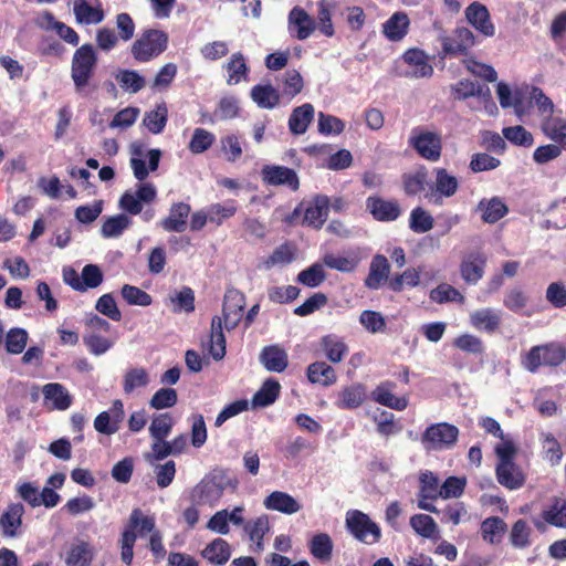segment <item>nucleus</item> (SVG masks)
Listing matches in <instances>:
<instances>
[{"mask_svg":"<svg viewBox=\"0 0 566 566\" xmlns=\"http://www.w3.org/2000/svg\"><path fill=\"white\" fill-rule=\"evenodd\" d=\"M244 307V294L237 289H228L223 297L222 317L213 316L211 319L208 352L214 360H221L226 355L222 324L228 331L235 328L242 318Z\"/></svg>","mask_w":566,"mask_h":566,"instance_id":"f257e3e1","label":"nucleus"},{"mask_svg":"<svg viewBox=\"0 0 566 566\" xmlns=\"http://www.w3.org/2000/svg\"><path fill=\"white\" fill-rule=\"evenodd\" d=\"M497 462L495 476L505 489L513 491L521 489L526 481L522 469L515 463L517 448L512 440H504L495 447Z\"/></svg>","mask_w":566,"mask_h":566,"instance_id":"f03ea898","label":"nucleus"},{"mask_svg":"<svg viewBox=\"0 0 566 566\" xmlns=\"http://www.w3.org/2000/svg\"><path fill=\"white\" fill-rule=\"evenodd\" d=\"M154 527L155 518L153 516L145 515L139 507L132 511L119 538L120 558L124 564L130 566L133 562L137 536H144L145 531H153Z\"/></svg>","mask_w":566,"mask_h":566,"instance_id":"7ed1b4c3","label":"nucleus"},{"mask_svg":"<svg viewBox=\"0 0 566 566\" xmlns=\"http://www.w3.org/2000/svg\"><path fill=\"white\" fill-rule=\"evenodd\" d=\"M566 361V346L551 342L533 346L522 356L521 364L530 373H536L541 367H558Z\"/></svg>","mask_w":566,"mask_h":566,"instance_id":"20e7f679","label":"nucleus"},{"mask_svg":"<svg viewBox=\"0 0 566 566\" xmlns=\"http://www.w3.org/2000/svg\"><path fill=\"white\" fill-rule=\"evenodd\" d=\"M97 54L91 43L82 44L73 54L71 77L76 92L81 93L90 85L97 66Z\"/></svg>","mask_w":566,"mask_h":566,"instance_id":"39448f33","label":"nucleus"},{"mask_svg":"<svg viewBox=\"0 0 566 566\" xmlns=\"http://www.w3.org/2000/svg\"><path fill=\"white\" fill-rule=\"evenodd\" d=\"M408 145L419 157L430 163L439 161L442 156L443 140L441 133L429 130L423 126L411 129Z\"/></svg>","mask_w":566,"mask_h":566,"instance_id":"423d86ee","label":"nucleus"},{"mask_svg":"<svg viewBox=\"0 0 566 566\" xmlns=\"http://www.w3.org/2000/svg\"><path fill=\"white\" fill-rule=\"evenodd\" d=\"M345 526L354 538L364 544L373 545L381 538L380 526L359 510L347 511Z\"/></svg>","mask_w":566,"mask_h":566,"instance_id":"0eeeda50","label":"nucleus"},{"mask_svg":"<svg viewBox=\"0 0 566 566\" xmlns=\"http://www.w3.org/2000/svg\"><path fill=\"white\" fill-rule=\"evenodd\" d=\"M459 438V429L449 422L430 424L421 434V444L428 452L452 448Z\"/></svg>","mask_w":566,"mask_h":566,"instance_id":"6e6552de","label":"nucleus"},{"mask_svg":"<svg viewBox=\"0 0 566 566\" xmlns=\"http://www.w3.org/2000/svg\"><path fill=\"white\" fill-rule=\"evenodd\" d=\"M168 35L160 30H146L132 45V54L138 62H148L167 49Z\"/></svg>","mask_w":566,"mask_h":566,"instance_id":"1a4fd4ad","label":"nucleus"},{"mask_svg":"<svg viewBox=\"0 0 566 566\" xmlns=\"http://www.w3.org/2000/svg\"><path fill=\"white\" fill-rule=\"evenodd\" d=\"M261 179L269 186H284L292 191L300 189V178L292 168L281 165H264L261 169Z\"/></svg>","mask_w":566,"mask_h":566,"instance_id":"9d476101","label":"nucleus"},{"mask_svg":"<svg viewBox=\"0 0 566 566\" xmlns=\"http://www.w3.org/2000/svg\"><path fill=\"white\" fill-rule=\"evenodd\" d=\"M418 507L438 514L440 511L429 501L441 497V485L439 478L431 471L422 472L419 476Z\"/></svg>","mask_w":566,"mask_h":566,"instance_id":"9b49d317","label":"nucleus"},{"mask_svg":"<svg viewBox=\"0 0 566 566\" xmlns=\"http://www.w3.org/2000/svg\"><path fill=\"white\" fill-rule=\"evenodd\" d=\"M366 210L379 222L396 221L402 213L396 199L387 200L379 196H369L366 199Z\"/></svg>","mask_w":566,"mask_h":566,"instance_id":"f8f14e48","label":"nucleus"},{"mask_svg":"<svg viewBox=\"0 0 566 566\" xmlns=\"http://www.w3.org/2000/svg\"><path fill=\"white\" fill-rule=\"evenodd\" d=\"M534 526L538 531L545 530V524L554 527H566V499L553 497L551 503L546 505L539 518L533 520Z\"/></svg>","mask_w":566,"mask_h":566,"instance_id":"ddd939ff","label":"nucleus"},{"mask_svg":"<svg viewBox=\"0 0 566 566\" xmlns=\"http://www.w3.org/2000/svg\"><path fill=\"white\" fill-rule=\"evenodd\" d=\"M329 198L325 195H316L303 209L302 224L321 229L325 223L329 212Z\"/></svg>","mask_w":566,"mask_h":566,"instance_id":"4468645a","label":"nucleus"},{"mask_svg":"<svg viewBox=\"0 0 566 566\" xmlns=\"http://www.w3.org/2000/svg\"><path fill=\"white\" fill-rule=\"evenodd\" d=\"M390 264L382 254H375L371 258L368 274L364 280V285L368 290L377 291L389 282Z\"/></svg>","mask_w":566,"mask_h":566,"instance_id":"2eb2a0df","label":"nucleus"},{"mask_svg":"<svg viewBox=\"0 0 566 566\" xmlns=\"http://www.w3.org/2000/svg\"><path fill=\"white\" fill-rule=\"evenodd\" d=\"M124 417V405L117 399L113 402L108 411H102L97 415L94 420V428L99 433L111 436L118 431Z\"/></svg>","mask_w":566,"mask_h":566,"instance_id":"dca6fc26","label":"nucleus"},{"mask_svg":"<svg viewBox=\"0 0 566 566\" xmlns=\"http://www.w3.org/2000/svg\"><path fill=\"white\" fill-rule=\"evenodd\" d=\"M488 258L483 252L467 254L460 264V273L467 284H476L484 275Z\"/></svg>","mask_w":566,"mask_h":566,"instance_id":"f3484780","label":"nucleus"},{"mask_svg":"<svg viewBox=\"0 0 566 566\" xmlns=\"http://www.w3.org/2000/svg\"><path fill=\"white\" fill-rule=\"evenodd\" d=\"M465 18L468 22L482 35L493 36L495 33V27L491 21L490 12L488 8L480 3L473 2L465 9Z\"/></svg>","mask_w":566,"mask_h":566,"instance_id":"a211bd4d","label":"nucleus"},{"mask_svg":"<svg viewBox=\"0 0 566 566\" xmlns=\"http://www.w3.org/2000/svg\"><path fill=\"white\" fill-rule=\"evenodd\" d=\"M367 392L365 385L360 382L343 387L334 402L335 407L342 410H353L359 408L366 400Z\"/></svg>","mask_w":566,"mask_h":566,"instance_id":"6ab92c4d","label":"nucleus"},{"mask_svg":"<svg viewBox=\"0 0 566 566\" xmlns=\"http://www.w3.org/2000/svg\"><path fill=\"white\" fill-rule=\"evenodd\" d=\"M190 212L189 203L175 202L170 206L169 214L160 220L159 226L167 232H184L187 229Z\"/></svg>","mask_w":566,"mask_h":566,"instance_id":"aec40b11","label":"nucleus"},{"mask_svg":"<svg viewBox=\"0 0 566 566\" xmlns=\"http://www.w3.org/2000/svg\"><path fill=\"white\" fill-rule=\"evenodd\" d=\"M395 388L396 384L394 381H382L371 391V399L379 405L402 411L408 406V399L406 397H396L392 394Z\"/></svg>","mask_w":566,"mask_h":566,"instance_id":"412c9836","label":"nucleus"},{"mask_svg":"<svg viewBox=\"0 0 566 566\" xmlns=\"http://www.w3.org/2000/svg\"><path fill=\"white\" fill-rule=\"evenodd\" d=\"M322 261L323 264L331 270H336L343 273H352L358 268L361 261V256L359 250L355 249L346 251L343 255L326 253Z\"/></svg>","mask_w":566,"mask_h":566,"instance_id":"4be33fe9","label":"nucleus"},{"mask_svg":"<svg viewBox=\"0 0 566 566\" xmlns=\"http://www.w3.org/2000/svg\"><path fill=\"white\" fill-rule=\"evenodd\" d=\"M24 506L20 502L10 503L0 516V528L4 537H15L22 525Z\"/></svg>","mask_w":566,"mask_h":566,"instance_id":"5701e85b","label":"nucleus"},{"mask_svg":"<svg viewBox=\"0 0 566 566\" xmlns=\"http://www.w3.org/2000/svg\"><path fill=\"white\" fill-rule=\"evenodd\" d=\"M260 361L266 370L282 373L289 365V357L279 345H269L261 350Z\"/></svg>","mask_w":566,"mask_h":566,"instance_id":"b1692460","label":"nucleus"},{"mask_svg":"<svg viewBox=\"0 0 566 566\" xmlns=\"http://www.w3.org/2000/svg\"><path fill=\"white\" fill-rule=\"evenodd\" d=\"M264 506L271 511H277L284 514H294L298 512L301 504L289 493L282 491H273L264 500Z\"/></svg>","mask_w":566,"mask_h":566,"instance_id":"393cba45","label":"nucleus"},{"mask_svg":"<svg viewBox=\"0 0 566 566\" xmlns=\"http://www.w3.org/2000/svg\"><path fill=\"white\" fill-rule=\"evenodd\" d=\"M251 99L263 109H273L280 105L281 95L271 84H256L251 88Z\"/></svg>","mask_w":566,"mask_h":566,"instance_id":"a878e982","label":"nucleus"},{"mask_svg":"<svg viewBox=\"0 0 566 566\" xmlns=\"http://www.w3.org/2000/svg\"><path fill=\"white\" fill-rule=\"evenodd\" d=\"M201 556L211 565H224L231 557V547L229 543L221 538H214L201 551Z\"/></svg>","mask_w":566,"mask_h":566,"instance_id":"bb28decb","label":"nucleus"},{"mask_svg":"<svg viewBox=\"0 0 566 566\" xmlns=\"http://www.w3.org/2000/svg\"><path fill=\"white\" fill-rule=\"evenodd\" d=\"M95 556L94 547L85 541H80L69 548L65 556L67 566H91Z\"/></svg>","mask_w":566,"mask_h":566,"instance_id":"cd10ccee","label":"nucleus"},{"mask_svg":"<svg viewBox=\"0 0 566 566\" xmlns=\"http://www.w3.org/2000/svg\"><path fill=\"white\" fill-rule=\"evenodd\" d=\"M314 118V106L305 103L295 107L289 118V129L294 135H303Z\"/></svg>","mask_w":566,"mask_h":566,"instance_id":"c85d7f7f","label":"nucleus"},{"mask_svg":"<svg viewBox=\"0 0 566 566\" xmlns=\"http://www.w3.org/2000/svg\"><path fill=\"white\" fill-rule=\"evenodd\" d=\"M306 376L310 382L329 387L337 381L335 369L325 361H315L307 366Z\"/></svg>","mask_w":566,"mask_h":566,"instance_id":"c756f323","label":"nucleus"},{"mask_svg":"<svg viewBox=\"0 0 566 566\" xmlns=\"http://www.w3.org/2000/svg\"><path fill=\"white\" fill-rule=\"evenodd\" d=\"M410 20L405 12L394 13L382 25V32L390 41H400L408 33Z\"/></svg>","mask_w":566,"mask_h":566,"instance_id":"7c9ffc66","label":"nucleus"},{"mask_svg":"<svg viewBox=\"0 0 566 566\" xmlns=\"http://www.w3.org/2000/svg\"><path fill=\"white\" fill-rule=\"evenodd\" d=\"M478 209L482 212V220L486 223H495L507 214L509 208L500 197L482 199L478 203Z\"/></svg>","mask_w":566,"mask_h":566,"instance_id":"2f4dec72","label":"nucleus"},{"mask_svg":"<svg viewBox=\"0 0 566 566\" xmlns=\"http://www.w3.org/2000/svg\"><path fill=\"white\" fill-rule=\"evenodd\" d=\"M73 11L76 22L81 24H97L105 18L101 4L93 7L86 0H75Z\"/></svg>","mask_w":566,"mask_h":566,"instance_id":"473e14b6","label":"nucleus"},{"mask_svg":"<svg viewBox=\"0 0 566 566\" xmlns=\"http://www.w3.org/2000/svg\"><path fill=\"white\" fill-rule=\"evenodd\" d=\"M480 531L484 542L495 545L502 542L507 525L501 517L490 516L482 521Z\"/></svg>","mask_w":566,"mask_h":566,"instance_id":"72a5a7b5","label":"nucleus"},{"mask_svg":"<svg viewBox=\"0 0 566 566\" xmlns=\"http://www.w3.org/2000/svg\"><path fill=\"white\" fill-rule=\"evenodd\" d=\"M289 23L290 28L296 30V38L298 40L307 39L314 31V21L308 13L300 7H294L290 11Z\"/></svg>","mask_w":566,"mask_h":566,"instance_id":"f704fd0d","label":"nucleus"},{"mask_svg":"<svg viewBox=\"0 0 566 566\" xmlns=\"http://www.w3.org/2000/svg\"><path fill=\"white\" fill-rule=\"evenodd\" d=\"M45 400L52 401L53 409L66 410L72 405V397L65 387L59 382H49L43 386Z\"/></svg>","mask_w":566,"mask_h":566,"instance_id":"c9c22d12","label":"nucleus"},{"mask_svg":"<svg viewBox=\"0 0 566 566\" xmlns=\"http://www.w3.org/2000/svg\"><path fill=\"white\" fill-rule=\"evenodd\" d=\"M319 345L324 350L326 358L333 364L340 363L348 353L347 345L340 337L334 334L323 336Z\"/></svg>","mask_w":566,"mask_h":566,"instance_id":"e433bc0d","label":"nucleus"},{"mask_svg":"<svg viewBox=\"0 0 566 566\" xmlns=\"http://www.w3.org/2000/svg\"><path fill=\"white\" fill-rule=\"evenodd\" d=\"M244 531L249 534L250 541L254 544L252 551L261 553L264 551L263 538L270 531V523L266 516H260L253 522L244 525Z\"/></svg>","mask_w":566,"mask_h":566,"instance_id":"4c0bfd02","label":"nucleus"},{"mask_svg":"<svg viewBox=\"0 0 566 566\" xmlns=\"http://www.w3.org/2000/svg\"><path fill=\"white\" fill-rule=\"evenodd\" d=\"M224 69L228 73L227 84L229 85H235L248 80L249 66L241 52L233 53Z\"/></svg>","mask_w":566,"mask_h":566,"instance_id":"58836bf2","label":"nucleus"},{"mask_svg":"<svg viewBox=\"0 0 566 566\" xmlns=\"http://www.w3.org/2000/svg\"><path fill=\"white\" fill-rule=\"evenodd\" d=\"M544 134L566 150V119L562 117H547L542 125Z\"/></svg>","mask_w":566,"mask_h":566,"instance_id":"ea45409f","label":"nucleus"},{"mask_svg":"<svg viewBox=\"0 0 566 566\" xmlns=\"http://www.w3.org/2000/svg\"><path fill=\"white\" fill-rule=\"evenodd\" d=\"M281 391V385L273 378L266 379L252 398L253 406L268 407L275 402Z\"/></svg>","mask_w":566,"mask_h":566,"instance_id":"a19ab883","label":"nucleus"},{"mask_svg":"<svg viewBox=\"0 0 566 566\" xmlns=\"http://www.w3.org/2000/svg\"><path fill=\"white\" fill-rule=\"evenodd\" d=\"M428 170L424 166L411 174L402 175V188L407 196L413 197L426 189Z\"/></svg>","mask_w":566,"mask_h":566,"instance_id":"79ce46f5","label":"nucleus"},{"mask_svg":"<svg viewBox=\"0 0 566 566\" xmlns=\"http://www.w3.org/2000/svg\"><path fill=\"white\" fill-rule=\"evenodd\" d=\"M308 548L313 557L322 563L328 562L332 558L333 542L327 533L314 535L308 543Z\"/></svg>","mask_w":566,"mask_h":566,"instance_id":"37998d69","label":"nucleus"},{"mask_svg":"<svg viewBox=\"0 0 566 566\" xmlns=\"http://www.w3.org/2000/svg\"><path fill=\"white\" fill-rule=\"evenodd\" d=\"M410 526L418 535L424 538L436 541L440 537L438 525L430 515L415 514L410 518Z\"/></svg>","mask_w":566,"mask_h":566,"instance_id":"c03bdc74","label":"nucleus"},{"mask_svg":"<svg viewBox=\"0 0 566 566\" xmlns=\"http://www.w3.org/2000/svg\"><path fill=\"white\" fill-rule=\"evenodd\" d=\"M500 315L491 308L479 310L471 314L472 325L488 333L495 332L500 326Z\"/></svg>","mask_w":566,"mask_h":566,"instance_id":"a18cd8bd","label":"nucleus"},{"mask_svg":"<svg viewBox=\"0 0 566 566\" xmlns=\"http://www.w3.org/2000/svg\"><path fill=\"white\" fill-rule=\"evenodd\" d=\"M436 193L440 197L450 198L458 191V179L450 175L446 168H436Z\"/></svg>","mask_w":566,"mask_h":566,"instance_id":"49530a36","label":"nucleus"},{"mask_svg":"<svg viewBox=\"0 0 566 566\" xmlns=\"http://www.w3.org/2000/svg\"><path fill=\"white\" fill-rule=\"evenodd\" d=\"M175 426V420L169 412L154 415L149 426L151 439H166Z\"/></svg>","mask_w":566,"mask_h":566,"instance_id":"de8ad7c7","label":"nucleus"},{"mask_svg":"<svg viewBox=\"0 0 566 566\" xmlns=\"http://www.w3.org/2000/svg\"><path fill=\"white\" fill-rule=\"evenodd\" d=\"M326 280V272L323 263H313L308 268L302 270L296 281L307 287H317Z\"/></svg>","mask_w":566,"mask_h":566,"instance_id":"09e8293b","label":"nucleus"},{"mask_svg":"<svg viewBox=\"0 0 566 566\" xmlns=\"http://www.w3.org/2000/svg\"><path fill=\"white\" fill-rule=\"evenodd\" d=\"M4 344H6V350L9 354L18 355L21 354L29 339V334L24 328L21 327H12L8 331L7 334H4Z\"/></svg>","mask_w":566,"mask_h":566,"instance_id":"8fccbe9b","label":"nucleus"},{"mask_svg":"<svg viewBox=\"0 0 566 566\" xmlns=\"http://www.w3.org/2000/svg\"><path fill=\"white\" fill-rule=\"evenodd\" d=\"M532 530L523 518L517 520L511 527L510 542L515 548H525L531 545Z\"/></svg>","mask_w":566,"mask_h":566,"instance_id":"3c124183","label":"nucleus"},{"mask_svg":"<svg viewBox=\"0 0 566 566\" xmlns=\"http://www.w3.org/2000/svg\"><path fill=\"white\" fill-rule=\"evenodd\" d=\"M168 119V109L165 104H160L156 109L146 113L144 125L151 134H160Z\"/></svg>","mask_w":566,"mask_h":566,"instance_id":"603ef678","label":"nucleus"},{"mask_svg":"<svg viewBox=\"0 0 566 566\" xmlns=\"http://www.w3.org/2000/svg\"><path fill=\"white\" fill-rule=\"evenodd\" d=\"M432 216L421 207H416L410 212L409 228L416 233H424L433 228Z\"/></svg>","mask_w":566,"mask_h":566,"instance_id":"864d4df0","label":"nucleus"},{"mask_svg":"<svg viewBox=\"0 0 566 566\" xmlns=\"http://www.w3.org/2000/svg\"><path fill=\"white\" fill-rule=\"evenodd\" d=\"M130 224V220L126 214H117L107 218L101 228V234L104 238H116L119 237L125 229Z\"/></svg>","mask_w":566,"mask_h":566,"instance_id":"5fc2aeb1","label":"nucleus"},{"mask_svg":"<svg viewBox=\"0 0 566 566\" xmlns=\"http://www.w3.org/2000/svg\"><path fill=\"white\" fill-rule=\"evenodd\" d=\"M174 312L191 313L195 311V293L191 287L184 286L170 296Z\"/></svg>","mask_w":566,"mask_h":566,"instance_id":"6e6d98bb","label":"nucleus"},{"mask_svg":"<svg viewBox=\"0 0 566 566\" xmlns=\"http://www.w3.org/2000/svg\"><path fill=\"white\" fill-rule=\"evenodd\" d=\"M223 492V488L214 481H201L193 490V496L200 503H211L218 500Z\"/></svg>","mask_w":566,"mask_h":566,"instance_id":"4d7b16f0","label":"nucleus"},{"mask_svg":"<svg viewBox=\"0 0 566 566\" xmlns=\"http://www.w3.org/2000/svg\"><path fill=\"white\" fill-rule=\"evenodd\" d=\"M420 283V273L416 269H407L401 274H397L388 282V287L394 292H401L406 286L415 287Z\"/></svg>","mask_w":566,"mask_h":566,"instance_id":"13d9d810","label":"nucleus"},{"mask_svg":"<svg viewBox=\"0 0 566 566\" xmlns=\"http://www.w3.org/2000/svg\"><path fill=\"white\" fill-rule=\"evenodd\" d=\"M483 93V86L471 80H461L451 85V95L454 99H467L472 96H480Z\"/></svg>","mask_w":566,"mask_h":566,"instance_id":"bf43d9fd","label":"nucleus"},{"mask_svg":"<svg viewBox=\"0 0 566 566\" xmlns=\"http://www.w3.org/2000/svg\"><path fill=\"white\" fill-rule=\"evenodd\" d=\"M149 377L145 368H132L124 376L123 389L125 394L133 392L136 388L146 387Z\"/></svg>","mask_w":566,"mask_h":566,"instance_id":"052dcab7","label":"nucleus"},{"mask_svg":"<svg viewBox=\"0 0 566 566\" xmlns=\"http://www.w3.org/2000/svg\"><path fill=\"white\" fill-rule=\"evenodd\" d=\"M216 138L212 133L203 128H196L189 142V150L192 154H201L208 150L214 143Z\"/></svg>","mask_w":566,"mask_h":566,"instance_id":"680f3d73","label":"nucleus"},{"mask_svg":"<svg viewBox=\"0 0 566 566\" xmlns=\"http://www.w3.org/2000/svg\"><path fill=\"white\" fill-rule=\"evenodd\" d=\"M502 133L504 138L513 145L531 147L534 144L533 135L521 125L505 127Z\"/></svg>","mask_w":566,"mask_h":566,"instance_id":"e2e57ef3","label":"nucleus"},{"mask_svg":"<svg viewBox=\"0 0 566 566\" xmlns=\"http://www.w3.org/2000/svg\"><path fill=\"white\" fill-rule=\"evenodd\" d=\"M178 401V395L174 388L158 389L149 400V407L156 410L174 407Z\"/></svg>","mask_w":566,"mask_h":566,"instance_id":"0e129e2a","label":"nucleus"},{"mask_svg":"<svg viewBox=\"0 0 566 566\" xmlns=\"http://www.w3.org/2000/svg\"><path fill=\"white\" fill-rule=\"evenodd\" d=\"M467 478L465 476H449L441 484V499H458L460 497L465 490L467 486Z\"/></svg>","mask_w":566,"mask_h":566,"instance_id":"69168bd1","label":"nucleus"},{"mask_svg":"<svg viewBox=\"0 0 566 566\" xmlns=\"http://www.w3.org/2000/svg\"><path fill=\"white\" fill-rule=\"evenodd\" d=\"M301 290L294 285L272 286L268 290L269 300L276 304H287L300 295Z\"/></svg>","mask_w":566,"mask_h":566,"instance_id":"338daca9","label":"nucleus"},{"mask_svg":"<svg viewBox=\"0 0 566 566\" xmlns=\"http://www.w3.org/2000/svg\"><path fill=\"white\" fill-rule=\"evenodd\" d=\"M119 86L132 93H137L145 86V78L133 70H123L116 75Z\"/></svg>","mask_w":566,"mask_h":566,"instance_id":"774afa93","label":"nucleus"}]
</instances>
